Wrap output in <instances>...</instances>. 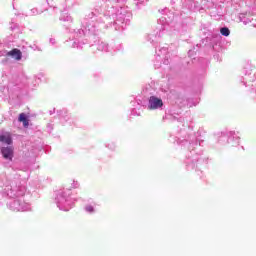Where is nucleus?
Returning <instances> with one entry per match:
<instances>
[{
	"label": "nucleus",
	"mask_w": 256,
	"mask_h": 256,
	"mask_svg": "<svg viewBox=\"0 0 256 256\" xmlns=\"http://www.w3.org/2000/svg\"><path fill=\"white\" fill-rule=\"evenodd\" d=\"M160 107H163V100L155 96H151L149 98L148 109H150V111H153L155 109H160Z\"/></svg>",
	"instance_id": "f257e3e1"
},
{
	"label": "nucleus",
	"mask_w": 256,
	"mask_h": 256,
	"mask_svg": "<svg viewBox=\"0 0 256 256\" xmlns=\"http://www.w3.org/2000/svg\"><path fill=\"white\" fill-rule=\"evenodd\" d=\"M1 153L2 156L4 157V159H8L9 161H13V147L9 146V147H2L1 148Z\"/></svg>",
	"instance_id": "f03ea898"
},
{
	"label": "nucleus",
	"mask_w": 256,
	"mask_h": 256,
	"mask_svg": "<svg viewBox=\"0 0 256 256\" xmlns=\"http://www.w3.org/2000/svg\"><path fill=\"white\" fill-rule=\"evenodd\" d=\"M7 57H12V59H15L16 61H21L23 58V53L21 50L14 48L11 51L7 52Z\"/></svg>",
	"instance_id": "7ed1b4c3"
},
{
	"label": "nucleus",
	"mask_w": 256,
	"mask_h": 256,
	"mask_svg": "<svg viewBox=\"0 0 256 256\" xmlns=\"http://www.w3.org/2000/svg\"><path fill=\"white\" fill-rule=\"evenodd\" d=\"M0 142L1 143H6V145H12L13 144V139L11 138L10 133H6L3 135H0Z\"/></svg>",
	"instance_id": "20e7f679"
},
{
	"label": "nucleus",
	"mask_w": 256,
	"mask_h": 256,
	"mask_svg": "<svg viewBox=\"0 0 256 256\" xmlns=\"http://www.w3.org/2000/svg\"><path fill=\"white\" fill-rule=\"evenodd\" d=\"M18 120L20 123H23L24 127H29V120L27 119V115H25V113H21Z\"/></svg>",
	"instance_id": "39448f33"
},
{
	"label": "nucleus",
	"mask_w": 256,
	"mask_h": 256,
	"mask_svg": "<svg viewBox=\"0 0 256 256\" xmlns=\"http://www.w3.org/2000/svg\"><path fill=\"white\" fill-rule=\"evenodd\" d=\"M220 33L221 35H223L224 37H229L231 31H229V28L224 27L220 29Z\"/></svg>",
	"instance_id": "423d86ee"
},
{
	"label": "nucleus",
	"mask_w": 256,
	"mask_h": 256,
	"mask_svg": "<svg viewBox=\"0 0 256 256\" xmlns=\"http://www.w3.org/2000/svg\"><path fill=\"white\" fill-rule=\"evenodd\" d=\"M86 211H88V213H93V206H87Z\"/></svg>",
	"instance_id": "0eeeda50"
}]
</instances>
